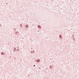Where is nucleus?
I'll return each mask as SVG.
<instances>
[{
  "label": "nucleus",
  "mask_w": 79,
  "mask_h": 79,
  "mask_svg": "<svg viewBox=\"0 0 79 79\" xmlns=\"http://www.w3.org/2000/svg\"><path fill=\"white\" fill-rule=\"evenodd\" d=\"M33 66L34 67H35V65H34Z\"/></svg>",
  "instance_id": "obj_1"
}]
</instances>
